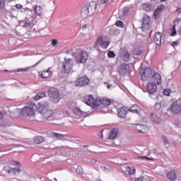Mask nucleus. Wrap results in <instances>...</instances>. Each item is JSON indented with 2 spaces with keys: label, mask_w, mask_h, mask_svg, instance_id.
<instances>
[{
  "label": "nucleus",
  "mask_w": 181,
  "mask_h": 181,
  "mask_svg": "<svg viewBox=\"0 0 181 181\" xmlns=\"http://www.w3.org/2000/svg\"><path fill=\"white\" fill-rule=\"evenodd\" d=\"M40 107L38 111L41 115H42L45 119H48V121H52V118H53V110L49 109V102H40L39 103Z\"/></svg>",
  "instance_id": "obj_1"
},
{
  "label": "nucleus",
  "mask_w": 181,
  "mask_h": 181,
  "mask_svg": "<svg viewBox=\"0 0 181 181\" xmlns=\"http://www.w3.org/2000/svg\"><path fill=\"white\" fill-rule=\"evenodd\" d=\"M73 66H74V62L71 58H64L62 62V70L61 71V76L67 77L70 71L73 70Z\"/></svg>",
  "instance_id": "obj_2"
},
{
  "label": "nucleus",
  "mask_w": 181,
  "mask_h": 181,
  "mask_svg": "<svg viewBox=\"0 0 181 181\" xmlns=\"http://www.w3.org/2000/svg\"><path fill=\"white\" fill-rule=\"evenodd\" d=\"M146 90L151 98L153 100H158L159 98V93H158V86L156 82H150L147 83Z\"/></svg>",
  "instance_id": "obj_3"
},
{
  "label": "nucleus",
  "mask_w": 181,
  "mask_h": 181,
  "mask_svg": "<svg viewBox=\"0 0 181 181\" xmlns=\"http://www.w3.org/2000/svg\"><path fill=\"white\" fill-rule=\"evenodd\" d=\"M72 56L75 57L76 64H85L88 60V53L85 50L81 51L79 54L73 52Z\"/></svg>",
  "instance_id": "obj_4"
},
{
  "label": "nucleus",
  "mask_w": 181,
  "mask_h": 181,
  "mask_svg": "<svg viewBox=\"0 0 181 181\" xmlns=\"http://www.w3.org/2000/svg\"><path fill=\"white\" fill-rule=\"evenodd\" d=\"M155 71L150 67L142 68L139 71V76L143 81H148V80L151 79L153 77V74Z\"/></svg>",
  "instance_id": "obj_5"
},
{
  "label": "nucleus",
  "mask_w": 181,
  "mask_h": 181,
  "mask_svg": "<svg viewBox=\"0 0 181 181\" xmlns=\"http://www.w3.org/2000/svg\"><path fill=\"white\" fill-rule=\"evenodd\" d=\"M47 94L52 103H54V104H57V103L60 101V92L59 91V89L51 88L47 91Z\"/></svg>",
  "instance_id": "obj_6"
},
{
  "label": "nucleus",
  "mask_w": 181,
  "mask_h": 181,
  "mask_svg": "<svg viewBox=\"0 0 181 181\" xmlns=\"http://www.w3.org/2000/svg\"><path fill=\"white\" fill-rule=\"evenodd\" d=\"M168 111L172 113L173 115H180L181 114V100L179 99L178 100H175L171 104Z\"/></svg>",
  "instance_id": "obj_7"
},
{
  "label": "nucleus",
  "mask_w": 181,
  "mask_h": 181,
  "mask_svg": "<svg viewBox=\"0 0 181 181\" xmlns=\"http://www.w3.org/2000/svg\"><path fill=\"white\" fill-rule=\"evenodd\" d=\"M119 57L123 62H128L131 60V54L128 52V49L125 47L120 48L119 52Z\"/></svg>",
  "instance_id": "obj_8"
},
{
  "label": "nucleus",
  "mask_w": 181,
  "mask_h": 181,
  "mask_svg": "<svg viewBox=\"0 0 181 181\" xmlns=\"http://www.w3.org/2000/svg\"><path fill=\"white\" fill-rule=\"evenodd\" d=\"M97 9V4L95 1L90 2L87 4L86 6H84L83 8V12L85 13V15H88V13L90 12L91 13H93V12H95V10Z\"/></svg>",
  "instance_id": "obj_9"
},
{
  "label": "nucleus",
  "mask_w": 181,
  "mask_h": 181,
  "mask_svg": "<svg viewBox=\"0 0 181 181\" xmlns=\"http://www.w3.org/2000/svg\"><path fill=\"white\" fill-rule=\"evenodd\" d=\"M90 83V78L86 76H82L78 78L75 82L76 87H86V86H88Z\"/></svg>",
  "instance_id": "obj_10"
},
{
  "label": "nucleus",
  "mask_w": 181,
  "mask_h": 181,
  "mask_svg": "<svg viewBox=\"0 0 181 181\" xmlns=\"http://www.w3.org/2000/svg\"><path fill=\"white\" fill-rule=\"evenodd\" d=\"M129 65L126 63L119 66L117 69V71L120 76H125V74H128V73H129Z\"/></svg>",
  "instance_id": "obj_11"
},
{
  "label": "nucleus",
  "mask_w": 181,
  "mask_h": 181,
  "mask_svg": "<svg viewBox=\"0 0 181 181\" xmlns=\"http://www.w3.org/2000/svg\"><path fill=\"white\" fill-rule=\"evenodd\" d=\"M11 166H16L17 168H13V175H19L21 172H22V170H21V166H22V164L18 161L16 160H11L10 161Z\"/></svg>",
  "instance_id": "obj_12"
},
{
  "label": "nucleus",
  "mask_w": 181,
  "mask_h": 181,
  "mask_svg": "<svg viewBox=\"0 0 181 181\" xmlns=\"http://www.w3.org/2000/svg\"><path fill=\"white\" fill-rule=\"evenodd\" d=\"M95 46H101L103 49H107L108 46H110V42L103 41V36L100 35L98 37L97 42L95 43Z\"/></svg>",
  "instance_id": "obj_13"
},
{
  "label": "nucleus",
  "mask_w": 181,
  "mask_h": 181,
  "mask_svg": "<svg viewBox=\"0 0 181 181\" xmlns=\"http://www.w3.org/2000/svg\"><path fill=\"white\" fill-rule=\"evenodd\" d=\"M165 11V6L161 4L157 7V8L153 12V18L155 20L158 21V18L160 16V12Z\"/></svg>",
  "instance_id": "obj_14"
},
{
  "label": "nucleus",
  "mask_w": 181,
  "mask_h": 181,
  "mask_svg": "<svg viewBox=\"0 0 181 181\" xmlns=\"http://www.w3.org/2000/svg\"><path fill=\"white\" fill-rule=\"evenodd\" d=\"M32 110L28 109V106L21 109L20 114L23 117H33Z\"/></svg>",
  "instance_id": "obj_15"
},
{
  "label": "nucleus",
  "mask_w": 181,
  "mask_h": 181,
  "mask_svg": "<svg viewBox=\"0 0 181 181\" xmlns=\"http://www.w3.org/2000/svg\"><path fill=\"white\" fill-rule=\"evenodd\" d=\"M151 22V17L148 15H144L142 18V25L141 28L144 29L145 28H148L149 26V23Z\"/></svg>",
  "instance_id": "obj_16"
},
{
  "label": "nucleus",
  "mask_w": 181,
  "mask_h": 181,
  "mask_svg": "<svg viewBox=\"0 0 181 181\" xmlns=\"http://www.w3.org/2000/svg\"><path fill=\"white\" fill-rule=\"evenodd\" d=\"M128 112V110L125 107H122L121 108L117 109V117L119 118H125L127 117V114Z\"/></svg>",
  "instance_id": "obj_17"
},
{
  "label": "nucleus",
  "mask_w": 181,
  "mask_h": 181,
  "mask_svg": "<svg viewBox=\"0 0 181 181\" xmlns=\"http://www.w3.org/2000/svg\"><path fill=\"white\" fill-rule=\"evenodd\" d=\"M52 76H53V72L50 71V68H49L46 71H43L40 74L41 78H45V79L50 78H52Z\"/></svg>",
  "instance_id": "obj_18"
},
{
  "label": "nucleus",
  "mask_w": 181,
  "mask_h": 181,
  "mask_svg": "<svg viewBox=\"0 0 181 181\" xmlns=\"http://www.w3.org/2000/svg\"><path fill=\"white\" fill-rule=\"evenodd\" d=\"M118 132H119V129L118 128L112 129L109 134L108 139H110V141H114V139L117 138Z\"/></svg>",
  "instance_id": "obj_19"
},
{
  "label": "nucleus",
  "mask_w": 181,
  "mask_h": 181,
  "mask_svg": "<svg viewBox=\"0 0 181 181\" xmlns=\"http://www.w3.org/2000/svg\"><path fill=\"white\" fill-rule=\"evenodd\" d=\"M152 80H153V83H156V84H160V80H161V78H160V75L156 72H154L153 73V76H151Z\"/></svg>",
  "instance_id": "obj_20"
},
{
  "label": "nucleus",
  "mask_w": 181,
  "mask_h": 181,
  "mask_svg": "<svg viewBox=\"0 0 181 181\" xmlns=\"http://www.w3.org/2000/svg\"><path fill=\"white\" fill-rule=\"evenodd\" d=\"M150 115L151 121L155 122V124H160L162 122V119L156 113H151Z\"/></svg>",
  "instance_id": "obj_21"
},
{
  "label": "nucleus",
  "mask_w": 181,
  "mask_h": 181,
  "mask_svg": "<svg viewBox=\"0 0 181 181\" xmlns=\"http://www.w3.org/2000/svg\"><path fill=\"white\" fill-rule=\"evenodd\" d=\"M154 42L157 46H160V45H162V33H156L154 37Z\"/></svg>",
  "instance_id": "obj_22"
},
{
  "label": "nucleus",
  "mask_w": 181,
  "mask_h": 181,
  "mask_svg": "<svg viewBox=\"0 0 181 181\" xmlns=\"http://www.w3.org/2000/svg\"><path fill=\"white\" fill-rule=\"evenodd\" d=\"M127 111H130V112H132L133 114H139L141 112V108L138 105H133L129 107Z\"/></svg>",
  "instance_id": "obj_23"
},
{
  "label": "nucleus",
  "mask_w": 181,
  "mask_h": 181,
  "mask_svg": "<svg viewBox=\"0 0 181 181\" xmlns=\"http://www.w3.org/2000/svg\"><path fill=\"white\" fill-rule=\"evenodd\" d=\"M167 177L169 179V180H176V171L171 170L170 172L168 173Z\"/></svg>",
  "instance_id": "obj_24"
},
{
  "label": "nucleus",
  "mask_w": 181,
  "mask_h": 181,
  "mask_svg": "<svg viewBox=\"0 0 181 181\" xmlns=\"http://www.w3.org/2000/svg\"><path fill=\"white\" fill-rule=\"evenodd\" d=\"M27 107L28 108V110H31V111L33 112H32L33 115H35V111L37 110V106H36V104H35L33 102H30L28 104V107Z\"/></svg>",
  "instance_id": "obj_25"
},
{
  "label": "nucleus",
  "mask_w": 181,
  "mask_h": 181,
  "mask_svg": "<svg viewBox=\"0 0 181 181\" xmlns=\"http://www.w3.org/2000/svg\"><path fill=\"white\" fill-rule=\"evenodd\" d=\"M73 112H74L76 115H78V117H84V114H86V112H83L81 111V110H80V108L78 107H75L73 110Z\"/></svg>",
  "instance_id": "obj_26"
},
{
  "label": "nucleus",
  "mask_w": 181,
  "mask_h": 181,
  "mask_svg": "<svg viewBox=\"0 0 181 181\" xmlns=\"http://www.w3.org/2000/svg\"><path fill=\"white\" fill-rule=\"evenodd\" d=\"M143 9L146 12H150V11H153V5L147 3L143 5Z\"/></svg>",
  "instance_id": "obj_27"
},
{
  "label": "nucleus",
  "mask_w": 181,
  "mask_h": 181,
  "mask_svg": "<svg viewBox=\"0 0 181 181\" xmlns=\"http://www.w3.org/2000/svg\"><path fill=\"white\" fill-rule=\"evenodd\" d=\"M88 98V100L86 102V105H89V107H93V105H94V101L95 99L91 95H90Z\"/></svg>",
  "instance_id": "obj_28"
},
{
  "label": "nucleus",
  "mask_w": 181,
  "mask_h": 181,
  "mask_svg": "<svg viewBox=\"0 0 181 181\" xmlns=\"http://www.w3.org/2000/svg\"><path fill=\"white\" fill-rule=\"evenodd\" d=\"M34 142H35V144H37V145H39L40 144H43L45 142V138H43V136H38L35 137Z\"/></svg>",
  "instance_id": "obj_29"
},
{
  "label": "nucleus",
  "mask_w": 181,
  "mask_h": 181,
  "mask_svg": "<svg viewBox=\"0 0 181 181\" xmlns=\"http://www.w3.org/2000/svg\"><path fill=\"white\" fill-rule=\"evenodd\" d=\"M144 128H145V126L142 124H137L136 126V129L139 134H145V131H144Z\"/></svg>",
  "instance_id": "obj_30"
},
{
  "label": "nucleus",
  "mask_w": 181,
  "mask_h": 181,
  "mask_svg": "<svg viewBox=\"0 0 181 181\" xmlns=\"http://www.w3.org/2000/svg\"><path fill=\"white\" fill-rule=\"evenodd\" d=\"M101 105H103V107H108V105H111V100L110 99H105L103 98L100 100Z\"/></svg>",
  "instance_id": "obj_31"
},
{
  "label": "nucleus",
  "mask_w": 181,
  "mask_h": 181,
  "mask_svg": "<svg viewBox=\"0 0 181 181\" xmlns=\"http://www.w3.org/2000/svg\"><path fill=\"white\" fill-rule=\"evenodd\" d=\"M52 135H53L54 138H57V139H61V140L64 139V137L66 136V135L60 134L56 133V132L52 133Z\"/></svg>",
  "instance_id": "obj_32"
},
{
  "label": "nucleus",
  "mask_w": 181,
  "mask_h": 181,
  "mask_svg": "<svg viewBox=\"0 0 181 181\" xmlns=\"http://www.w3.org/2000/svg\"><path fill=\"white\" fill-rule=\"evenodd\" d=\"M33 8L35 13H37L38 16H40V15H42V7L40 6H35Z\"/></svg>",
  "instance_id": "obj_33"
},
{
  "label": "nucleus",
  "mask_w": 181,
  "mask_h": 181,
  "mask_svg": "<svg viewBox=\"0 0 181 181\" xmlns=\"http://www.w3.org/2000/svg\"><path fill=\"white\" fill-rule=\"evenodd\" d=\"M93 105H92L93 108H98V107H100L101 105V100H94V103H93Z\"/></svg>",
  "instance_id": "obj_34"
},
{
  "label": "nucleus",
  "mask_w": 181,
  "mask_h": 181,
  "mask_svg": "<svg viewBox=\"0 0 181 181\" xmlns=\"http://www.w3.org/2000/svg\"><path fill=\"white\" fill-rule=\"evenodd\" d=\"M129 11H131L129 9V7H128V6L124 7L123 9H122V15H123V16H127V15H128V13H129Z\"/></svg>",
  "instance_id": "obj_35"
},
{
  "label": "nucleus",
  "mask_w": 181,
  "mask_h": 181,
  "mask_svg": "<svg viewBox=\"0 0 181 181\" xmlns=\"http://www.w3.org/2000/svg\"><path fill=\"white\" fill-rule=\"evenodd\" d=\"M4 170L6 173H8V175H13V168L7 166L4 168Z\"/></svg>",
  "instance_id": "obj_36"
},
{
  "label": "nucleus",
  "mask_w": 181,
  "mask_h": 181,
  "mask_svg": "<svg viewBox=\"0 0 181 181\" xmlns=\"http://www.w3.org/2000/svg\"><path fill=\"white\" fill-rule=\"evenodd\" d=\"M127 172L129 173V175H134L135 173V167H127Z\"/></svg>",
  "instance_id": "obj_37"
},
{
  "label": "nucleus",
  "mask_w": 181,
  "mask_h": 181,
  "mask_svg": "<svg viewBox=\"0 0 181 181\" xmlns=\"http://www.w3.org/2000/svg\"><path fill=\"white\" fill-rule=\"evenodd\" d=\"M133 53L136 56H141V54H142V49L140 48H135L133 51Z\"/></svg>",
  "instance_id": "obj_38"
},
{
  "label": "nucleus",
  "mask_w": 181,
  "mask_h": 181,
  "mask_svg": "<svg viewBox=\"0 0 181 181\" xmlns=\"http://www.w3.org/2000/svg\"><path fill=\"white\" fill-rule=\"evenodd\" d=\"M83 163H86V165H95V163H97V160L96 159H91L89 161H83Z\"/></svg>",
  "instance_id": "obj_39"
},
{
  "label": "nucleus",
  "mask_w": 181,
  "mask_h": 181,
  "mask_svg": "<svg viewBox=\"0 0 181 181\" xmlns=\"http://www.w3.org/2000/svg\"><path fill=\"white\" fill-rule=\"evenodd\" d=\"M174 25L173 27L176 28V26H179V25H181V20L180 18H176L173 21Z\"/></svg>",
  "instance_id": "obj_40"
},
{
  "label": "nucleus",
  "mask_w": 181,
  "mask_h": 181,
  "mask_svg": "<svg viewBox=\"0 0 181 181\" xmlns=\"http://www.w3.org/2000/svg\"><path fill=\"white\" fill-rule=\"evenodd\" d=\"M115 53L114 52V51H109L107 52V57H109L110 59H114V57H115Z\"/></svg>",
  "instance_id": "obj_41"
},
{
  "label": "nucleus",
  "mask_w": 181,
  "mask_h": 181,
  "mask_svg": "<svg viewBox=\"0 0 181 181\" xmlns=\"http://www.w3.org/2000/svg\"><path fill=\"white\" fill-rule=\"evenodd\" d=\"M162 139H163L165 146L167 148H169V146H170V145L169 144V141L168 140V138L165 136H163V137H162Z\"/></svg>",
  "instance_id": "obj_42"
},
{
  "label": "nucleus",
  "mask_w": 181,
  "mask_h": 181,
  "mask_svg": "<svg viewBox=\"0 0 181 181\" xmlns=\"http://www.w3.org/2000/svg\"><path fill=\"white\" fill-rule=\"evenodd\" d=\"M170 93H172V90L167 88L163 90V95L169 97L170 95Z\"/></svg>",
  "instance_id": "obj_43"
},
{
  "label": "nucleus",
  "mask_w": 181,
  "mask_h": 181,
  "mask_svg": "<svg viewBox=\"0 0 181 181\" xmlns=\"http://www.w3.org/2000/svg\"><path fill=\"white\" fill-rule=\"evenodd\" d=\"M116 26H117L118 28H124V26H125V25L124 24V23H122V21H117L115 23Z\"/></svg>",
  "instance_id": "obj_44"
},
{
  "label": "nucleus",
  "mask_w": 181,
  "mask_h": 181,
  "mask_svg": "<svg viewBox=\"0 0 181 181\" xmlns=\"http://www.w3.org/2000/svg\"><path fill=\"white\" fill-rule=\"evenodd\" d=\"M161 107H162V105L159 103H156L154 105V108H155L156 111H159V110L160 109Z\"/></svg>",
  "instance_id": "obj_45"
},
{
  "label": "nucleus",
  "mask_w": 181,
  "mask_h": 181,
  "mask_svg": "<svg viewBox=\"0 0 181 181\" xmlns=\"http://www.w3.org/2000/svg\"><path fill=\"white\" fill-rule=\"evenodd\" d=\"M76 172L78 173V175H81L83 173V168H81V166H78V168L76 169Z\"/></svg>",
  "instance_id": "obj_46"
},
{
  "label": "nucleus",
  "mask_w": 181,
  "mask_h": 181,
  "mask_svg": "<svg viewBox=\"0 0 181 181\" xmlns=\"http://www.w3.org/2000/svg\"><path fill=\"white\" fill-rule=\"evenodd\" d=\"M28 70H29V68H21V69L15 70L14 73H18L19 71H28Z\"/></svg>",
  "instance_id": "obj_47"
},
{
  "label": "nucleus",
  "mask_w": 181,
  "mask_h": 181,
  "mask_svg": "<svg viewBox=\"0 0 181 181\" xmlns=\"http://www.w3.org/2000/svg\"><path fill=\"white\" fill-rule=\"evenodd\" d=\"M6 0H0V9H4L5 8Z\"/></svg>",
  "instance_id": "obj_48"
},
{
  "label": "nucleus",
  "mask_w": 181,
  "mask_h": 181,
  "mask_svg": "<svg viewBox=\"0 0 181 181\" xmlns=\"http://www.w3.org/2000/svg\"><path fill=\"white\" fill-rule=\"evenodd\" d=\"M173 30L172 31L170 36L173 37V36H176V35H177V32H176V28L173 27Z\"/></svg>",
  "instance_id": "obj_49"
},
{
  "label": "nucleus",
  "mask_w": 181,
  "mask_h": 181,
  "mask_svg": "<svg viewBox=\"0 0 181 181\" xmlns=\"http://www.w3.org/2000/svg\"><path fill=\"white\" fill-rule=\"evenodd\" d=\"M153 180V178H152V177H144V180L143 181H152Z\"/></svg>",
  "instance_id": "obj_50"
},
{
  "label": "nucleus",
  "mask_w": 181,
  "mask_h": 181,
  "mask_svg": "<svg viewBox=\"0 0 181 181\" xmlns=\"http://www.w3.org/2000/svg\"><path fill=\"white\" fill-rule=\"evenodd\" d=\"M52 46L54 47H56L57 45H59V42H57V40H52Z\"/></svg>",
  "instance_id": "obj_51"
},
{
  "label": "nucleus",
  "mask_w": 181,
  "mask_h": 181,
  "mask_svg": "<svg viewBox=\"0 0 181 181\" xmlns=\"http://www.w3.org/2000/svg\"><path fill=\"white\" fill-rule=\"evenodd\" d=\"M30 22L26 21L23 25V28H30Z\"/></svg>",
  "instance_id": "obj_52"
},
{
  "label": "nucleus",
  "mask_w": 181,
  "mask_h": 181,
  "mask_svg": "<svg viewBox=\"0 0 181 181\" xmlns=\"http://www.w3.org/2000/svg\"><path fill=\"white\" fill-rule=\"evenodd\" d=\"M40 98H40V95H39V93H37V94L35 96L34 100H35V101H37V100H40Z\"/></svg>",
  "instance_id": "obj_53"
},
{
  "label": "nucleus",
  "mask_w": 181,
  "mask_h": 181,
  "mask_svg": "<svg viewBox=\"0 0 181 181\" xmlns=\"http://www.w3.org/2000/svg\"><path fill=\"white\" fill-rule=\"evenodd\" d=\"M138 159H153V158H148L147 156H143V157H141V156H138L136 157Z\"/></svg>",
  "instance_id": "obj_54"
},
{
  "label": "nucleus",
  "mask_w": 181,
  "mask_h": 181,
  "mask_svg": "<svg viewBox=\"0 0 181 181\" xmlns=\"http://www.w3.org/2000/svg\"><path fill=\"white\" fill-rule=\"evenodd\" d=\"M38 94L41 98H43V97H46V92L40 93Z\"/></svg>",
  "instance_id": "obj_55"
},
{
  "label": "nucleus",
  "mask_w": 181,
  "mask_h": 181,
  "mask_svg": "<svg viewBox=\"0 0 181 181\" xmlns=\"http://www.w3.org/2000/svg\"><path fill=\"white\" fill-rule=\"evenodd\" d=\"M171 46L175 47V46H177V42L174 41L171 43Z\"/></svg>",
  "instance_id": "obj_56"
},
{
  "label": "nucleus",
  "mask_w": 181,
  "mask_h": 181,
  "mask_svg": "<svg viewBox=\"0 0 181 181\" xmlns=\"http://www.w3.org/2000/svg\"><path fill=\"white\" fill-rule=\"evenodd\" d=\"M16 8L17 9H22V5H21V4H16Z\"/></svg>",
  "instance_id": "obj_57"
},
{
  "label": "nucleus",
  "mask_w": 181,
  "mask_h": 181,
  "mask_svg": "<svg viewBox=\"0 0 181 181\" xmlns=\"http://www.w3.org/2000/svg\"><path fill=\"white\" fill-rule=\"evenodd\" d=\"M1 119H4V113L0 111V121H1Z\"/></svg>",
  "instance_id": "obj_58"
},
{
  "label": "nucleus",
  "mask_w": 181,
  "mask_h": 181,
  "mask_svg": "<svg viewBox=\"0 0 181 181\" xmlns=\"http://www.w3.org/2000/svg\"><path fill=\"white\" fill-rule=\"evenodd\" d=\"M135 181H144V177H138L135 179Z\"/></svg>",
  "instance_id": "obj_59"
},
{
  "label": "nucleus",
  "mask_w": 181,
  "mask_h": 181,
  "mask_svg": "<svg viewBox=\"0 0 181 181\" xmlns=\"http://www.w3.org/2000/svg\"><path fill=\"white\" fill-rule=\"evenodd\" d=\"M175 12H177L178 13H181V7L178 8L175 10Z\"/></svg>",
  "instance_id": "obj_60"
},
{
  "label": "nucleus",
  "mask_w": 181,
  "mask_h": 181,
  "mask_svg": "<svg viewBox=\"0 0 181 181\" xmlns=\"http://www.w3.org/2000/svg\"><path fill=\"white\" fill-rule=\"evenodd\" d=\"M71 52H73V49H68L66 53V54H71Z\"/></svg>",
  "instance_id": "obj_61"
},
{
  "label": "nucleus",
  "mask_w": 181,
  "mask_h": 181,
  "mask_svg": "<svg viewBox=\"0 0 181 181\" xmlns=\"http://www.w3.org/2000/svg\"><path fill=\"white\" fill-rule=\"evenodd\" d=\"M101 4H107L108 2V0H100Z\"/></svg>",
  "instance_id": "obj_62"
},
{
  "label": "nucleus",
  "mask_w": 181,
  "mask_h": 181,
  "mask_svg": "<svg viewBox=\"0 0 181 181\" xmlns=\"http://www.w3.org/2000/svg\"><path fill=\"white\" fill-rule=\"evenodd\" d=\"M40 62H42V59L40 60L39 62H37L35 64H34V65L33 66V67H36V66H37V64H39L40 63Z\"/></svg>",
  "instance_id": "obj_63"
},
{
  "label": "nucleus",
  "mask_w": 181,
  "mask_h": 181,
  "mask_svg": "<svg viewBox=\"0 0 181 181\" xmlns=\"http://www.w3.org/2000/svg\"><path fill=\"white\" fill-rule=\"evenodd\" d=\"M39 156V154H33L32 158H37Z\"/></svg>",
  "instance_id": "obj_64"
}]
</instances>
